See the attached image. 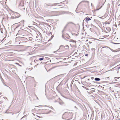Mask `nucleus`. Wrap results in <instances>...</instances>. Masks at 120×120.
<instances>
[{
	"mask_svg": "<svg viewBox=\"0 0 120 120\" xmlns=\"http://www.w3.org/2000/svg\"><path fill=\"white\" fill-rule=\"evenodd\" d=\"M26 30H20L18 31V34L19 35L21 36H24L25 37L27 36L26 33Z\"/></svg>",
	"mask_w": 120,
	"mask_h": 120,
	"instance_id": "nucleus-1",
	"label": "nucleus"
},
{
	"mask_svg": "<svg viewBox=\"0 0 120 120\" xmlns=\"http://www.w3.org/2000/svg\"><path fill=\"white\" fill-rule=\"evenodd\" d=\"M56 4H51L49 3L47 4H44V6L45 7L47 8V6H53V5H55Z\"/></svg>",
	"mask_w": 120,
	"mask_h": 120,
	"instance_id": "nucleus-2",
	"label": "nucleus"
},
{
	"mask_svg": "<svg viewBox=\"0 0 120 120\" xmlns=\"http://www.w3.org/2000/svg\"><path fill=\"white\" fill-rule=\"evenodd\" d=\"M20 39L23 41H26L27 40V38L26 37H20Z\"/></svg>",
	"mask_w": 120,
	"mask_h": 120,
	"instance_id": "nucleus-3",
	"label": "nucleus"
},
{
	"mask_svg": "<svg viewBox=\"0 0 120 120\" xmlns=\"http://www.w3.org/2000/svg\"><path fill=\"white\" fill-rule=\"evenodd\" d=\"M68 114V112H65L63 115V116H62V118L64 119H65V118H64L63 117H64L65 115H67Z\"/></svg>",
	"mask_w": 120,
	"mask_h": 120,
	"instance_id": "nucleus-4",
	"label": "nucleus"
},
{
	"mask_svg": "<svg viewBox=\"0 0 120 120\" xmlns=\"http://www.w3.org/2000/svg\"><path fill=\"white\" fill-rule=\"evenodd\" d=\"M71 24H74L72 22H68L66 25L65 26V27H66L67 26H68V25Z\"/></svg>",
	"mask_w": 120,
	"mask_h": 120,
	"instance_id": "nucleus-5",
	"label": "nucleus"
},
{
	"mask_svg": "<svg viewBox=\"0 0 120 120\" xmlns=\"http://www.w3.org/2000/svg\"><path fill=\"white\" fill-rule=\"evenodd\" d=\"M85 19L86 21V22H87V21H89L90 20H91V19L89 17H86L85 18Z\"/></svg>",
	"mask_w": 120,
	"mask_h": 120,
	"instance_id": "nucleus-6",
	"label": "nucleus"
},
{
	"mask_svg": "<svg viewBox=\"0 0 120 120\" xmlns=\"http://www.w3.org/2000/svg\"><path fill=\"white\" fill-rule=\"evenodd\" d=\"M69 41L70 42H72L74 43L75 44H76V41H74V40L72 39H70V40L68 41Z\"/></svg>",
	"mask_w": 120,
	"mask_h": 120,
	"instance_id": "nucleus-7",
	"label": "nucleus"
},
{
	"mask_svg": "<svg viewBox=\"0 0 120 120\" xmlns=\"http://www.w3.org/2000/svg\"><path fill=\"white\" fill-rule=\"evenodd\" d=\"M94 80H95L96 81H99L100 80V79L98 78H95Z\"/></svg>",
	"mask_w": 120,
	"mask_h": 120,
	"instance_id": "nucleus-8",
	"label": "nucleus"
},
{
	"mask_svg": "<svg viewBox=\"0 0 120 120\" xmlns=\"http://www.w3.org/2000/svg\"><path fill=\"white\" fill-rule=\"evenodd\" d=\"M109 49L113 52H117V51H116V50H113L111 49L110 48H109Z\"/></svg>",
	"mask_w": 120,
	"mask_h": 120,
	"instance_id": "nucleus-9",
	"label": "nucleus"
},
{
	"mask_svg": "<svg viewBox=\"0 0 120 120\" xmlns=\"http://www.w3.org/2000/svg\"><path fill=\"white\" fill-rule=\"evenodd\" d=\"M44 59V58H40L39 59V60L40 61H41L43 60Z\"/></svg>",
	"mask_w": 120,
	"mask_h": 120,
	"instance_id": "nucleus-10",
	"label": "nucleus"
},
{
	"mask_svg": "<svg viewBox=\"0 0 120 120\" xmlns=\"http://www.w3.org/2000/svg\"><path fill=\"white\" fill-rule=\"evenodd\" d=\"M3 83V84L5 86H7V87H8V88L9 89H10L11 90V88L10 87H9V86H7L4 83Z\"/></svg>",
	"mask_w": 120,
	"mask_h": 120,
	"instance_id": "nucleus-11",
	"label": "nucleus"
},
{
	"mask_svg": "<svg viewBox=\"0 0 120 120\" xmlns=\"http://www.w3.org/2000/svg\"><path fill=\"white\" fill-rule=\"evenodd\" d=\"M27 42L26 41H22V42H21V41H20V44L21 43H25V42Z\"/></svg>",
	"mask_w": 120,
	"mask_h": 120,
	"instance_id": "nucleus-12",
	"label": "nucleus"
},
{
	"mask_svg": "<svg viewBox=\"0 0 120 120\" xmlns=\"http://www.w3.org/2000/svg\"><path fill=\"white\" fill-rule=\"evenodd\" d=\"M95 49L94 48H92L91 49V50L92 51L95 50Z\"/></svg>",
	"mask_w": 120,
	"mask_h": 120,
	"instance_id": "nucleus-13",
	"label": "nucleus"
},
{
	"mask_svg": "<svg viewBox=\"0 0 120 120\" xmlns=\"http://www.w3.org/2000/svg\"><path fill=\"white\" fill-rule=\"evenodd\" d=\"M65 47H68V48L69 46L68 45H65Z\"/></svg>",
	"mask_w": 120,
	"mask_h": 120,
	"instance_id": "nucleus-14",
	"label": "nucleus"
},
{
	"mask_svg": "<svg viewBox=\"0 0 120 120\" xmlns=\"http://www.w3.org/2000/svg\"><path fill=\"white\" fill-rule=\"evenodd\" d=\"M66 27H64V29L62 31V33H63V32H64V30H65V28Z\"/></svg>",
	"mask_w": 120,
	"mask_h": 120,
	"instance_id": "nucleus-15",
	"label": "nucleus"
},
{
	"mask_svg": "<svg viewBox=\"0 0 120 120\" xmlns=\"http://www.w3.org/2000/svg\"><path fill=\"white\" fill-rule=\"evenodd\" d=\"M66 27H64V29L62 31V33H63V32H64V30H65V28Z\"/></svg>",
	"mask_w": 120,
	"mask_h": 120,
	"instance_id": "nucleus-16",
	"label": "nucleus"
},
{
	"mask_svg": "<svg viewBox=\"0 0 120 120\" xmlns=\"http://www.w3.org/2000/svg\"><path fill=\"white\" fill-rule=\"evenodd\" d=\"M26 115H25L24 116H23L22 117V118H23L25 117H26Z\"/></svg>",
	"mask_w": 120,
	"mask_h": 120,
	"instance_id": "nucleus-17",
	"label": "nucleus"
},
{
	"mask_svg": "<svg viewBox=\"0 0 120 120\" xmlns=\"http://www.w3.org/2000/svg\"><path fill=\"white\" fill-rule=\"evenodd\" d=\"M64 47V46L63 45H61L60 46V47Z\"/></svg>",
	"mask_w": 120,
	"mask_h": 120,
	"instance_id": "nucleus-18",
	"label": "nucleus"
},
{
	"mask_svg": "<svg viewBox=\"0 0 120 120\" xmlns=\"http://www.w3.org/2000/svg\"><path fill=\"white\" fill-rule=\"evenodd\" d=\"M63 34H62V37L63 38H64V36L63 35Z\"/></svg>",
	"mask_w": 120,
	"mask_h": 120,
	"instance_id": "nucleus-19",
	"label": "nucleus"
},
{
	"mask_svg": "<svg viewBox=\"0 0 120 120\" xmlns=\"http://www.w3.org/2000/svg\"><path fill=\"white\" fill-rule=\"evenodd\" d=\"M114 43V44H120V43Z\"/></svg>",
	"mask_w": 120,
	"mask_h": 120,
	"instance_id": "nucleus-20",
	"label": "nucleus"
},
{
	"mask_svg": "<svg viewBox=\"0 0 120 120\" xmlns=\"http://www.w3.org/2000/svg\"><path fill=\"white\" fill-rule=\"evenodd\" d=\"M85 55L86 56H88V54H86Z\"/></svg>",
	"mask_w": 120,
	"mask_h": 120,
	"instance_id": "nucleus-21",
	"label": "nucleus"
},
{
	"mask_svg": "<svg viewBox=\"0 0 120 120\" xmlns=\"http://www.w3.org/2000/svg\"><path fill=\"white\" fill-rule=\"evenodd\" d=\"M35 96H36V97H37V99H38V98L37 97V96L36 95H35Z\"/></svg>",
	"mask_w": 120,
	"mask_h": 120,
	"instance_id": "nucleus-22",
	"label": "nucleus"
},
{
	"mask_svg": "<svg viewBox=\"0 0 120 120\" xmlns=\"http://www.w3.org/2000/svg\"><path fill=\"white\" fill-rule=\"evenodd\" d=\"M91 79H94V77H92L91 78Z\"/></svg>",
	"mask_w": 120,
	"mask_h": 120,
	"instance_id": "nucleus-23",
	"label": "nucleus"
},
{
	"mask_svg": "<svg viewBox=\"0 0 120 120\" xmlns=\"http://www.w3.org/2000/svg\"><path fill=\"white\" fill-rule=\"evenodd\" d=\"M117 68L118 69H119L120 68V67H117Z\"/></svg>",
	"mask_w": 120,
	"mask_h": 120,
	"instance_id": "nucleus-24",
	"label": "nucleus"
},
{
	"mask_svg": "<svg viewBox=\"0 0 120 120\" xmlns=\"http://www.w3.org/2000/svg\"><path fill=\"white\" fill-rule=\"evenodd\" d=\"M118 26H119V25L120 24V22H118Z\"/></svg>",
	"mask_w": 120,
	"mask_h": 120,
	"instance_id": "nucleus-25",
	"label": "nucleus"
},
{
	"mask_svg": "<svg viewBox=\"0 0 120 120\" xmlns=\"http://www.w3.org/2000/svg\"><path fill=\"white\" fill-rule=\"evenodd\" d=\"M91 84L90 83H88V85H90V84Z\"/></svg>",
	"mask_w": 120,
	"mask_h": 120,
	"instance_id": "nucleus-26",
	"label": "nucleus"
},
{
	"mask_svg": "<svg viewBox=\"0 0 120 120\" xmlns=\"http://www.w3.org/2000/svg\"><path fill=\"white\" fill-rule=\"evenodd\" d=\"M89 43H90V44H91L92 43V42H90V41H89Z\"/></svg>",
	"mask_w": 120,
	"mask_h": 120,
	"instance_id": "nucleus-27",
	"label": "nucleus"
},
{
	"mask_svg": "<svg viewBox=\"0 0 120 120\" xmlns=\"http://www.w3.org/2000/svg\"><path fill=\"white\" fill-rule=\"evenodd\" d=\"M50 108H51L52 109L53 108L52 106H51Z\"/></svg>",
	"mask_w": 120,
	"mask_h": 120,
	"instance_id": "nucleus-28",
	"label": "nucleus"
},
{
	"mask_svg": "<svg viewBox=\"0 0 120 120\" xmlns=\"http://www.w3.org/2000/svg\"><path fill=\"white\" fill-rule=\"evenodd\" d=\"M117 78V77H115V78H114V79L116 78H117L118 79V78H119V77H118V78Z\"/></svg>",
	"mask_w": 120,
	"mask_h": 120,
	"instance_id": "nucleus-29",
	"label": "nucleus"
},
{
	"mask_svg": "<svg viewBox=\"0 0 120 120\" xmlns=\"http://www.w3.org/2000/svg\"><path fill=\"white\" fill-rule=\"evenodd\" d=\"M88 80H90V79H88Z\"/></svg>",
	"mask_w": 120,
	"mask_h": 120,
	"instance_id": "nucleus-30",
	"label": "nucleus"
},
{
	"mask_svg": "<svg viewBox=\"0 0 120 120\" xmlns=\"http://www.w3.org/2000/svg\"><path fill=\"white\" fill-rule=\"evenodd\" d=\"M21 37H25L24 36H21Z\"/></svg>",
	"mask_w": 120,
	"mask_h": 120,
	"instance_id": "nucleus-31",
	"label": "nucleus"
},
{
	"mask_svg": "<svg viewBox=\"0 0 120 120\" xmlns=\"http://www.w3.org/2000/svg\"><path fill=\"white\" fill-rule=\"evenodd\" d=\"M116 67H115L114 68H113V69H112V70L113 69H114L115 68H116Z\"/></svg>",
	"mask_w": 120,
	"mask_h": 120,
	"instance_id": "nucleus-32",
	"label": "nucleus"
},
{
	"mask_svg": "<svg viewBox=\"0 0 120 120\" xmlns=\"http://www.w3.org/2000/svg\"><path fill=\"white\" fill-rule=\"evenodd\" d=\"M42 106H46V105H43Z\"/></svg>",
	"mask_w": 120,
	"mask_h": 120,
	"instance_id": "nucleus-33",
	"label": "nucleus"
},
{
	"mask_svg": "<svg viewBox=\"0 0 120 120\" xmlns=\"http://www.w3.org/2000/svg\"><path fill=\"white\" fill-rule=\"evenodd\" d=\"M83 87L84 88H86V87H85V86H83Z\"/></svg>",
	"mask_w": 120,
	"mask_h": 120,
	"instance_id": "nucleus-34",
	"label": "nucleus"
},
{
	"mask_svg": "<svg viewBox=\"0 0 120 120\" xmlns=\"http://www.w3.org/2000/svg\"><path fill=\"white\" fill-rule=\"evenodd\" d=\"M49 111V112H51L52 111L51 110H50V111Z\"/></svg>",
	"mask_w": 120,
	"mask_h": 120,
	"instance_id": "nucleus-35",
	"label": "nucleus"
},
{
	"mask_svg": "<svg viewBox=\"0 0 120 120\" xmlns=\"http://www.w3.org/2000/svg\"><path fill=\"white\" fill-rule=\"evenodd\" d=\"M84 21V20H83V22Z\"/></svg>",
	"mask_w": 120,
	"mask_h": 120,
	"instance_id": "nucleus-36",
	"label": "nucleus"
},
{
	"mask_svg": "<svg viewBox=\"0 0 120 120\" xmlns=\"http://www.w3.org/2000/svg\"><path fill=\"white\" fill-rule=\"evenodd\" d=\"M115 26H116V27H117V26H116V24H115Z\"/></svg>",
	"mask_w": 120,
	"mask_h": 120,
	"instance_id": "nucleus-37",
	"label": "nucleus"
},
{
	"mask_svg": "<svg viewBox=\"0 0 120 120\" xmlns=\"http://www.w3.org/2000/svg\"><path fill=\"white\" fill-rule=\"evenodd\" d=\"M23 118H21V120Z\"/></svg>",
	"mask_w": 120,
	"mask_h": 120,
	"instance_id": "nucleus-38",
	"label": "nucleus"
},
{
	"mask_svg": "<svg viewBox=\"0 0 120 120\" xmlns=\"http://www.w3.org/2000/svg\"><path fill=\"white\" fill-rule=\"evenodd\" d=\"M75 108H76V107L75 106Z\"/></svg>",
	"mask_w": 120,
	"mask_h": 120,
	"instance_id": "nucleus-39",
	"label": "nucleus"
},
{
	"mask_svg": "<svg viewBox=\"0 0 120 120\" xmlns=\"http://www.w3.org/2000/svg\"><path fill=\"white\" fill-rule=\"evenodd\" d=\"M1 93H0V95H1Z\"/></svg>",
	"mask_w": 120,
	"mask_h": 120,
	"instance_id": "nucleus-40",
	"label": "nucleus"
},
{
	"mask_svg": "<svg viewBox=\"0 0 120 120\" xmlns=\"http://www.w3.org/2000/svg\"><path fill=\"white\" fill-rule=\"evenodd\" d=\"M109 77H108L107 78H108Z\"/></svg>",
	"mask_w": 120,
	"mask_h": 120,
	"instance_id": "nucleus-41",
	"label": "nucleus"
},
{
	"mask_svg": "<svg viewBox=\"0 0 120 120\" xmlns=\"http://www.w3.org/2000/svg\"><path fill=\"white\" fill-rule=\"evenodd\" d=\"M120 5V4L119 5H118V6H119Z\"/></svg>",
	"mask_w": 120,
	"mask_h": 120,
	"instance_id": "nucleus-42",
	"label": "nucleus"
},
{
	"mask_svg": "<svg viewBox=\"0 0 120 120\" xmlns=\"http://www.w3.org/2000/svg\"><path fill=\"white\" fill-rule=\"evenodd\" d=\"M5 113H7L6 112H5Z\"/></svg>",
	"mask_w": 120,
	"mask_h": 120,
	"instance_id": "nucleus-43",
	"label": "nucleus"
}]
</instances>
